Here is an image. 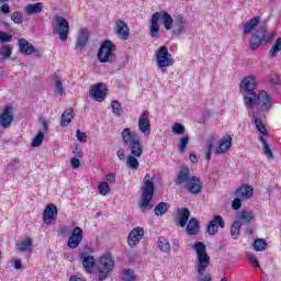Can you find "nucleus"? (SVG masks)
Returning <instances> with one entry per match:
<instances>
[{"label":"nucleus","mask_w":281,"mask_h":281,"mask_svg":"<svg viewBox=\"0 0 281 281\" xmlns=\"http://www.w3.org/2000/svg\"><path fill=\"white\" fill-rule=\"evenodd\" d=\"M193 251H195V271L199 274L200 281H212L211 274H205L203 278V273H205L207 267H210V255H207V246L203 241H196L192 246Z\"/></svg>","instance_id":"1"},{"label":"nucleus","mask_w":281,"mask_h":281,"mask_svg":"<svg viewBox=\"0 0 281 281\" xmlns=\"http://www.w3.org/2000/svg\"><path fill=\"white\" fill-rule=\"evenodd\" d=\"M121 137L124 145L130 148L133 157H142V155H144V147L142 146V140L137 133L126 127L122 131Z\"/></svg>","instance_id":"2"},{"label":"nucleus","mask_w":281,"mask_h":281,"mask_svg":"<svg viewBox=\"0 0 281 281\" xmlns=\"http://www.w3.org/2000/svg\"><path fill=\"white\" fill-rule=\"evenodd\" d=\"M151 179L150 175L144 177V187L138 202L142 210H153L150 201H153V196L155 195V182Z\"/></svg>","instance_id":"3"},{"label":"nucleus","mask_w":281,"mask_h":281,"mask_svg":"<svg viewBox=\"0 0 281 281\" xmlns=\"http://www.w3.org/2000/svg\"><path fill=\"white\" fill-rule=\"evenodd\" d=\"M162 21L166 30H172V16L170 13L162 11L156 12L151 16L150 34L153 38H159V21Z\"/></svg>","instance_id":"4"},{"label":"nucleus","mask_w":281,"mask_h":281,"mask_svg":"<svg viewBox=\"0 0 281 281\" xmlns=\"http://www.w3.org/2000/svg\"><path fill=\"white\" fill-rule=\"evenodd\" d=\"M276 36V32H270L267 33V26L262 25L259 26L256 32L252 34L249 45H250V49H258V47H260V45H267L268 43H271V41H273V37Z\"/></svg>","instance_id":"5"},{"label":"nucleus","mask_w":281,"mask_h":281,"mask_svg":"<svg viewBox=\"0 0 281 281\" xmlns=\"http://www.w3.org/2000/svg\"><path fill=\"white\" fill-rule=\"evenodd\" d=\"M258 87V83L256 82V77L252 75L244 78V80L240 83V88L244 89V91H247V95L244 97L245 104L247 106L254 108L256 106V92L254 91Z\"/></svg>","instance_id":"6"},{"label":"nucleus","mask_w":281,"mask_h":281,"mask_svg":"<svg viewBox=\"0 0 281 281\" xmlns=\"http://www.w3.org/2000/svg\"><path fill=\"white\" fill-rule=\"evenodd\" d=\"M114 47H115V44H113V42L109 40L103 42L97 54V58L99 63H114L115 61V53H113Z\"/></svg>","instance_id":"7"},{"label":"nucleus","mask_w":281,"mask_h":281,"mask_svg":"<svg viewBox=\"0 0 281 281\" xmlns=\"http://www.w3.org/2000/svg\"><path fill=\"white\" fill-rule=\"evenodd\" d=\"M115 267V261L111 255L106 254L103 255L99 260V280L104 281L105 278H109V273L113 271Z\"/></svg>","instance_id":"8"},{"label":"nucleus","mask_w":281,"mask_h":281,"mask_svg":"<svg viewBox=\"0 0 281 281\" xmlns=\"http://www.w3.org/2000/svg\"><path fill=\"white\" fill-rule=\"evenodd\" d=\"M156 63L158 69L166 71V67H172L175 65V59H172V54L168 50V47L161 46L156 53Z\"/></svg>","instance_id":"9"},{"label":"nucleus","mask_w":281,"mask_h":281,"mask_svg":"<svg viewBox=\"0 0 281 281\" xmlns=\"http://www.w3.org/2000/svg\"><path fill=\"white\" fill-rule=\"evenodd\" d=\"M53 30L55 34L59 35L60 41H67V36H69V22L67 21V19L60 15H56L53 18Z\"/></svg>","instance_id":"10"},{"label":"nucleus","mask_w":281,"mask_h":281,"mask_svg":"<svg viewBox=\"0 0 281 281\" xmlns=\"http://www.w3.org/2000/svg\"><path fill=\"white\" fill-rule=\"evenodd\" d=\"M106 85L101 82L93 85L89 91V94L97 102H104V99L106 98Z\"/></svg>","instance_id":"11"},{"label":"nucleus","mask_w":281,"mask_h":281,"mask_svg":"<svg viewBox=\"0 0 281 281\" xmlns=\"http://www.w3.org/2000/svg\"><path fill=\"white\" fill-rule=\"evenodd\" d=\"M138 130L144 134L145 137L150 135V112L145 110L138 119Z\"/></svg>","instance_id":"12"},{"label":"nucleus","mask_w":281,"mask_h":281,"mask_svg":"<svg viewBox=\"0 0 281 281\" xmlns=\"http://www.w3.org/2000/svg\"><path fill=\"white\" fill-rule=\"evenodd\" d=\"M114 31L120 41H128V37L131 36V29L126 22L117 20L114 24Z\"/></svg>","instance_id":"13"},{"label":"nucleus","mask_w":281,"mask_h":281,"mask_svg":"<svg viewBox=\"0 0 281 281\" xmlns=\"http://www.w3.org/2000/svg\"><path fill=\"white\" fill-rule=\"evenodd\" d=\"M79 261L81 262L86 273H93V269H95V258L93 256L83 251L79 255Z\"/></svg>","instance_id":"14"},{"label":"nucleus","mask_w":281,"mask_h":281,"mask_svg":"<svg viewBox=\"0 0 281 281\" xmlns=\"http://www.w3.org/2000/svg\"><path fill=\"white\" fill-rule=\"evenodd\" d=\"M218 227L224 229L225 221L221 215H215L213 216V220L209 223L206 232L207 234H210V236H215V234H218Z\"/></svg>","instance_id":"15"},{"label":"nucleus","mask_w":281,"mask_h":281,"mask_svg":"<svg viewBox=\"0 0 281 281\" xmlns=\"http://www.w3.org/2000/svg\"><path fill=\"white\" fill-rule=\"evenodd\" d=\"M82 228L79 226L75 227L72 233L70 234V237L68 238V247L69 249H76L80 246V243H82Z\"/></svg>","instance_id":"16"},{"label":"nucleus","mask_w":281,"mask_h":281,"mask_svg":"<svg viewBox=\"0 0 281 281\" xmlns=\"http://www.w3.org/2000/svg\"><path fill=\"white\" fill-rule=\"evenodd\" d=\"M58 216V207L54 204H48L43 212V221L46 225H52L53 221H56Z\"/></svg>","instance_id":"17"},{"label":"nucleus","mask_w":281,"mask_h":281,"mask_svg":"<svg viewBox=\"0 0 281 281\" xmlns=\"http://www.w3.org/2000/svg\"><path fill=\"white\" fill-rule=\"evenodd\" d=\"M186 188L190 194H201L203 190V182L196 176H192L191 180L186 184Z\"/></svg>","instance_id":"18"},{"label":"nucleus","mask_w":281,"mask_h":281,"mask_svg":"<svg viewBox=\"0 0 281 281\" xmlns=\"http://www.w3.org/2000/svg\"><path fill=\"white\" fill-rule=\"evenodd\" d=\"M257 100L255 101V104H258V102L261 103V106L263 109H271L273 106V100L271 99V94H269L268 91H260L258 95H256Z\"/></svg>","instance_id":"19"},{"label":"nucleus","mask_w":281,"mask_h":281,"mask_svg":"<svg viewBox=\"0 0 281 281\" xmlns=\"http://www.w3.org/2000/svg\"><path fill=\"white\" fill-rule=\"evenodd\" d=\"M191 180H192V176L190 175V168L182 167L180 168V171L177 178L175 179V183L176 186H183V183H186L187 186Z\"/></svg>","instance_id":"20"},{"label":"nucleus","mask_w":281,"mask_h":281,"mask_svg":"<svg viewBox=\"0 0 281 281\" xmlns=\"http://www.w3.org/2000/svg\"><path fill=\"white\" fill-rule=\"evenodd\" d=\"M143 238H144V228L136 227L130 233L127 237V243L130 247H135V245H137V243H139V240H142Z\"/></svg>","instance_id":"21"},{"label":"nucleus","mask_w":281,"mask_h":281,"mask_svg":"<svg viewBox=\"0 0 281 281\" xmlns=\"http://www.w3.org/2000/svg\"><path fill=\"white\" fill-rule=\"evenodd\" d=\"M13 120L14 115H12V108H4L3 112L0 114V126H2V128H9Z\"/></svg>","instance_id":"22"},{"label":"nucleus","mask_w":281,"mask_h":281,"mask_svg":"<svg viewBox=\"0 0 281 281\" xmlns=\"http://www.w3.org/2000/svg\"><path fill=\"white\" fill-rule=\"evenodd\" d=\"M19 49L24 56H32V54H36V48L32 43L27 42L25 38H20L18 42Z\"/></svg>","instance_id":"23"},{"label":"nucleus","mask_w":281,"mask_h":281,"mask_svg":"<svg viewBox=\"0 0 281 281\" xmlns=\"http://www.w3.org/2000/svg\"><path fill=\"white\" fill-rule=\"evenodd\" d=\"M235 196L241 199L243 201H247V199H251V196H254V188L247 184L241 186L236 190Z\"/></svg>","instance_id":"24"},{"label":"nucleus","mask_w":281,"mask_h":281,"mask_svg":"<svg viewBox=\"0 0 281 281\" xmlns=\"http://www.w3.org/2000/svg\"><path fill=\"white\" fill-rule=\"evenodd\" d=\"M186 32V20L182 15H177L173 23L172 34L175 36H181Z\"/></svg>","instance_id":"25"},{"label":"nucleus","mask_w":281,"mask_h":281,"mask_svg":"<svg viewBox=\"0 0 281 281\" xmlns=\"http://www.w3.org/2000/svg\"><path fill=\"white\" fill-rule=\"evenodd\" d=\"M89 42V30L82 29L77 37L76 49H85Z\"/></svg>","instance_id":"26"},{"label":"nucleus","mask_w":281,"mask_h":281,"mask_svg":"<svg viewBox=\"0 0 281 281\" xmlns=\"http://www.w3.org/2000/svg\"><path fill=\"white\" fill-rule=\"evenodd\" d=\"M229 148H232V136L226 135L220 142L216 153H217V155H223V154L227 153L229 150Z\"/></svg>","instance_id":"27"},{"label":"nucleus","mask_w":281,"mask_h":281,"mask_svg":"<svg viewBox=\"0 0 281 281\" xmlns=\"http://www.w3.org/2000/svg\"><path fill=\"white\" fill-rule=\"evenodd\" d=\"M42 125H43V131H40L37 135L33 138V142H32L33 148H38V146L43 144V139H45L44 133L47 132V121L42 120Z\"/></svg>","instance_id":"28"},{"label":"nucleus","mask_w":281,"mask_h":281,"mask_svg":"<svg viewBox=\"0 0 281 281\" xmlns=\"http://www.w3.org/2000/svg\"><path fill=\"white\" fill-rule=\"evenodd\" d=\"M201 229V223L196 218H191L187 225V234L189 236H196Z\"/></svg>","instance_id":"29"},{"label":"nucleus","mask_w":281,"mask_h":281,"mask_svg":"<svg viewBox=\"0 0 281 281\" xmlns=\"http://www.w3.org/2000/svg\"><path fill=\"white\" fill-rule=\"evenodd\" d=\"M252 218H256L254 211L243 210L237 213V221H239L240 225H243V223H251Z\"/></svg>","instance_id":"30"},{"label":"nucleus","mask_w":281,"mask_h":281,"mask_svg":"<svg viewBox=\"0 0 281 281\" xmlns=\"http://www.w3.org/2000/svg\"><path fill=\"white\" fill-rule=\"evenodd\" d=\"M43 2H36L34 4H27L25 7V13L27 16H32L34 14H41L43 12Z\"/></svg>","instance_id":"31"},{"label":"nucleus","mask_w":281,"mask_h":281,"mask_svg":"<svg viewBox=\"0 0 281 281\" xmlns=\"http://www.w3.org/2000/svg\"><path fill=\"white\" fill-rule=\"evenodd\" d=\"M178 218L180 227H186L188 221H190V210L188 209H178Z\"/></svg>","instance_id":"32"},{"label":"nucleus","mask_w":281,"mask_h":281,"mask_svg":"<svg viewBox=\"0 0 281 281\" xmlns=\"http://www.w3.org/2000/svg\"><path fill=\"white\" fill-rule=\"evenodd\" d=\"M260 25V16H255L250 19L245 25H244V34H251L256 27Z\"/></svg>","instance_id":"33"},{"label":"nucleus","mask_w":281,"mask_h":281,"mask_svg":"<svg viewBox=\"0 0 281 281\" xmlns=\"http://www.w3.org/2000/svg\"><path fill=\"white\" fill-rule=\"evenodd\" d=\"M71 120H74V110L68 109L64 111L61 114L60 126H69V124H71Z\"/></svg>","instance_id":"34"},{"label":"nucleus","mask_w":281,"mask_h":281,"mask_svg":"<svg viewBox=\"0 0 281 281\" xmlns=\"http://www.w3.org/2000/svg\"><path fill=\"white\" fill-rule=\"evenodd\" d=\"M32 245H34L32 237H27L16 245V249L18 251H30V249H32Z\"/></svg>","instance_id":"35"},{"label":"nucleus","mask_w":281,"mask_h":281,"mask_svg":"<svg viewBox=\"0 0 281 281\" xmlns=\"http://www.w3.org/2000/svg\"><path fill=\"white\" fill-rule=\"evenodd\" d=\"M122 280L123 281H136L137 276H135V270L131 268H124L122 270Z\"/></svg>","instance_id":"36"},{"label":"nucleus","mask_w":281,"mask_h":281,"mask_svg":"<svg viewBox=\"0 0 281 281\" xmlns=\"http://www.w3.org/2000/svg\"><path fill=\"white\" fill-rule=\"evenodd\" d=\"M252 117L255 120V126L261 133V135H269V132H267V127H265V123H262V120L258 116H256V113L252 114Z\"/></svg>","instance_id":"37"},{"label":"nucleus","mask_w":281,"mask_h":281,"mask_svg":"<svg viewBox=\"0 0 281 281\" xmlns=\"http://www.w3.org/2000/svg\"><path fill=\"white\" fill-rule=\"evenodd\" d=\"M54 80H55V93H58L59 95H64L65 86H63V79L58 75H55Z\"/></svg>","instance_id":"38"},{"label":"nucleus","mask_w":281,"mask_h":281,"mask_svg":"<svg viewBox=\"0 0 281 281\" xmlns=\"http://www.w3.org/2000/svg\"><path fill=\"white\" fill-rule=\"evenodd\" d=\"M126 166L130 170H137L139 168V160L137 156L130 155L126 160Z\"/></svg>","instance_id":"39"},{"label":"nucleus","mask_w":281,"mask_h":281,"mask_svg":"<svg viewBox=\"0 0 281 281\" xmlns=\"http://www.w3.org/2000/svg\"><path fill=\"white\" fill-rule=\"evenodd\" d=\"M241 226H243V224H240V221H235L232 224L231 236H232V238H234V240H236V238H238V236H240V227Z\"/></svg>","instance_id":"40"},{"label":"nucleus","mask_w":281,"mask_h":281,"mask_svg":"<svg viewBox=\"0 0 281 281\" xmlns=\"http://www.w3.org/2000/svg\"><path fill=\"white\" fill-rule=\"evenodd\" d=\"M252 247L255 251H265L267 249V240L262 238L255 239Z\"/></svg>","instance_id":"41"},{"label":"nucleus","mask_w":281,"mask_h":281,"mask_svg":"<svg viewBox=\"0 0 281 281\" xmlns=\"http://www.w3.org/2000/svg\"><path fill=\"white\" fill-rule=\"evenodd\" d=\"M158 247H159L160 251L168 254V251H170V241H168V239H166L165 237H159L158 238Z\"/></svg>","instance_id":"42"},{"label":"nucleus","mask_w":281,"mask_h":281,"mask_svg":"<svg viewBox=\"0 0 281 281\" xmlns=\"http://www.w3.org/2000/svg\"><path fill=\"white\" fill-rule=\"evenodd\" d=\"M154 212L156 216H164V214L168 212V204H166V202H160L159 204L156 205Z\"/></svg>","instance_id":"43"},{"label":"nucleus","mask_w":281,"mask_h":281,"mask_svg":"<svg viewBox=\"0 0 281 281\" xmlns=\"http://www.w3.org/2000/svg\"><path fill=\"white\" fill-rule=\"evenodd\" d=\"M259 142H261V144L263 145V153L265 155L269 158L272 159L273 157V151L271 150V147L269 146V143H267V139H265V137H260Z\"/></svg>","instance_id":"44"},{"label":"nucleus","mask_w":281,"mask_h":281,"mask_svg":"<svg viewBox=\"0 0 281 281\" xmlns=\"http://www.w3.org/2000/svg\"><path fill=\"white\" fill-rule=\"evenodd\" d=\"M109 192H111V187L109 186V182L102 181L99 184V194H101L102 196H106Z\"/></svg>","instance_id":"45"},{"label":"nucleus","mask_w":281,"mask_h":281,"mask_svg":"<svg viewBox=\"0 0 281 281\" xmlns=\"http://www.w3.org/2000/svg\"><path fill=\"white\" fill-rule=\"evenodd\" d=\"M171 131L175 135H183L186 133V126L181 123H173Z\"/></svg>","instance_id":"46"},{"label":"nucleus","mask_w":281,"mask_h":281,"mask_svg":"<svg viewBox=\"0 0 281 281\" xmlns=\"http://www.w3.org/2000/svg\"><path fill=\"white\" fill-rule=\"evenodd\" d=\"M189 142H190V138L188 136L180 138L178 147L181 155L186 153Z\"/></svg>","instance_id":"47"},{"label":"nucleus","mask_w":281,"mask_h":281,"mask_svg":"<svg viewBox=\"0 0 281 281\" xmlns=\"http://www.w3.org/2000/svg\"><path fill=\"white\" fill-rule=\"evenodd\" d=\"M246 258L248 262L251 263L252 267H255V269H260V263L258 262L256 255H254L252 252H246Z\"/></svg>","instance_id":"48"},{"label":"nucleus","mask_w":281,"mask_h":281,"mask_svg":"<svg viewBox=\"0 0 281 281\" xmlns=\"http://www.w3.org/2000/svg\"><path fill=\"white\" fill-rule=\"evenodd\" d=\"M278 52H281V37L277 38L272 48L269 50L270 56H276V54H278Z\"/></svg>","instance_id":"49"},{"label":"nucleus","mask_w":281,"mask_h":281,"mask_svg":"<svg viewBox=\"0 0 281 281\" xmlns=\"http://www.w3.org/2000/svg\"><path fill=\"white\" fill-rule=\"evenodd\" d=\"M112 113H114V115H122V104L120 103V101H112Z\"/></svg>","instance_id":"50"},{"label":"nucleus","mask_w":281,"mask_h":281,"mask_svg":"<svg viewBox=\"0 0 281 281\" xmlns=\"http://www.w3.org/2000/svg\"><path fill=\"white\" fill-rule=\"evenodd\" d=\"M11 21H13V23H16V25H21V23H23V14H21V12L15 11L11 14Z\"/></svg>","instance_id":"51"},{"label":"nucleus","mask_w":281,"mask_h":281,"mask_svg":"<svg viewBox=\"0 0 281 281\" xmlns=\"http://www.w3.org/2000/svg\"><path fill=\"white\" fill-rule=\"evenodd\" d=\"M0 56H3L4 58H10L12 56V48L10 46H4L0 49Z\"/></svg>","instance_id":"52"},{"label":"nucleus","mask_w":281,"mask_h":281,"mask_svg":"<svg viewBox=\"0 0 281 281\" xmlns=\"http://www.w3.org/2000/svg\"><path fill=\"white\" fill-rule=\"evenodd\" d=\"M0 41L1 43H10L12 41V35L0 31Z\"/></svg>","instance_id":"53"},{"label":"nucleus","mask_w":281,"mask_h":281,"mask_svg":"<svg viewBox=\"0 0 281 281\" xmlns=\"http://www.w3.org/2000/svg\"><path fill=\"white\" fill-rule=\"evenodd\" d=\"M76 137L78 142H82V143L87 142V134L85 132H81L80 130H77Z\"/></svg>","instance_id":"54"},{"label":"nucleus","mask_w":281,"mask_h":281,"mask_svg":"<svg viewBox=\"0 0 281 281\" xmlns=\"http://www.w3.org/2000/svg\"><path fill=\"white\" fill-rule=\"evenodd\" d=\"M74 155L75 157H77L78 159H82V157L85 156V154L82 153V148L76 146L74 149Z\"/></svg>","instance_id":"55"},{"label":"nucleus","mask_w":281,"mask_h":281,"mask_svg":"<svg viewBox=\"0 0 281 281\" xmlns=\"http://www.w3.org/2000/svg\"><path fill=\"white\" fill-rule=\"evenodd\" d=\"M241 205H243V202H240V198H238V196L236 199H234L232 202V207L234 210H238L239 207H241Z\"/></svg>","instance_id":"56"},{"label":"nucleus","mask_w":281,"mask_h":281,"mask_svg":"<svg viewBox=\"0 0 281 281\" xmlns=\"http://www.w3.org/2000/svg\"><path fill=\"white\" fill-rule=\"evenodd\" d=\"M70 166L71 168H80V159H78L77 157H74L70 159Z\"/></svg>","instance_id":"57"},{"label":"nucleus","mask_w":281,"mask_h":281,"mask_svg":"<svg viewBox=\"0 0 281 281\" xmlns=\"http://www.w3.org/2000/svg\"><path fill=\"white\" fill-rule=\"evenodd\" d=\"M2 14H10V5L8 3H3L0 8Z\"/></svg>","instance_id":"58"},{"label":"nucleus","mask_w":281,"mask_h":281,"mask_svg":"<svg viewBox=\"0 0 281 281\" xmlns=\"http://www.w3.org/2000/svg\"><path fill=\"white\" fill-rule=\"evenodd\" d=\"M271 85H280V77L278 75H272L270 78Z\"/></svg>","instance_id":"59"},{"label":"nucleus","mask_w":281,"mask_h":281,"mask_svg":"<svg viewBox=\"0 0 281 281\" xmlns=\"http://www.w3.org/2000/svg\"><path fill=\"white\" fill-rule=\"evenodd\" d=\"M116 155L121 161H124V159H126V151L124 149H120Z\"/></svg>","instance_id":"60"},{"label":"nucleus","mask_w":281,"mask_h":281,"mask_svg":"<svg viewBox=\"0 0 281 281\" xmlns=\"http://www.w3.org/2000/svg\"><path fill=\"white\" fill-rule=\"evenodd\" d=\"M105 179L109 181V183H115V173H108Z\"/></svg>","instance_id":"61"},{"label":"nucleus","mask_w":281,"mask_h":281,"mask_svg":"<svg viewBox=\"0 0 281 281\" xmlns=\"http://www.w3.org/2000/svg\"><path fill=\"white\" fill-rule=\"evenodd\" d=\"M189 159H190L191 164H196V161H199V158L196 157V154H194V153L190 154Z\"/></svg>","instance_id":"62"},{"label":"nucleus","mask_w":281,"mask_h":281,"mask_svg":"<svg viewBox=\"0 0 281 281\" xmlns=\"http://www.w3.org/2000/svg\"><path fill=\"white\" fill-rule=\"evenodd\" d=\"M60 234L61 236H67L69 234V226H61Z\"/></svg>","instance_id":"63"},{"label":"nucleus","mask_w":281,"mask_h":281,"mask_svg":"<svg viewBox=\"0 0 281 281\" xmlns=\"http://www.w3.org/2000/svg\"><path fill=\"white\" fill-rule=\"evenodd\" d=\"M69 281H87V280H85V278L82 277L71 276Z\"/></svg>","instance_id":"64"}]
</instances>
